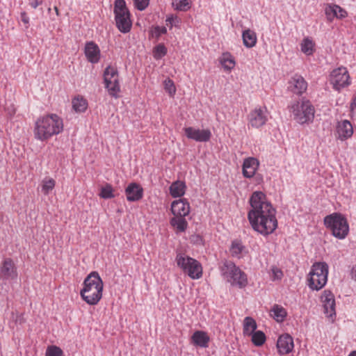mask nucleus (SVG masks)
Here are the masks:
<instances>
[{
  "label": "nucleus",
  "mask_w": 356,
  "mask_h": 356,
  "mask_svg": "<svg viewBox=\"0 0 356 356\" xmlns=\"http://www.w3.org/2000/svg\"><path fill=\"white\" fill-rule=\"evenodd\" d=\"M251 209L248 213L252 229L263 236L272 234L277 227L276 210L261 191H254L249 200Z\"/></svg>",
  "instance_id": "1"
},
{
  "label": "nucleus",
  "mask_w": 356,
  "mask_h": 356,
  "mask_svg": "<svg viewBox=\"0 0 356 356\" xmlns=\"http://www.w3.org/2000/svg\"><path fill=\"white\" fill-rule=\"evenodd\" d=\"M63 129V120L56 114H49L36 120L34 136L36 139L44 141L60 134Z\"/></svg>",
  "instance_id": "2"
},
{
  "label": "nucleus",
  "mask_w": 356,
  "mask_h": 356,
  "mask_svg": "<svg viewBox=\"0 0 356 356\" xmlns=\"http://www.w3.org/2000/svg\"><path fill=\"white\" fill-rule=\"evenodd\" d=\"M103 282L97 272L90 273L83 281L80 291L82 299L90 305H95L102 297Z\"/></svg>",
  "instance_id": "3"
},
{
  "label": "nucleus",
  "mask_w": 356,
  "mask_h": 356,
  "mask_svg": "<svg viewBox=\"0 0 356 356\" xmlns=\"http://www.w3.org/2000/svg\"><path fill=\"white\" fill-rule=\"evenodd\" d=\"M324 224L331 230L332 235L339 239L345 238L348 234V223L346 218L340 213H333L325 216Z\"/></svg>",
  "instance_id": "4"
},
{
  "label": "nucleus",
  "mask_w": 356,
  "mask_h": 356,
  "mask_svg": "<svg viewBox=\"0 0 356 356\" xmlns=\"http://www.w3.org/2000/svg\"><path fill=\"white\" fill-rule=\"evenodd\" d=\"M294 120L299 124L312 122L314 118V107L311 102L305 99H302L301 102L297 101L290 106Z\"/></svg>",
  "instance_id": "5"
},
{
  "label": "nucleus",
  "mask_w": 356,
  "mask_h": 356,
  "mask_svg": "<svg viewBox=\"0 0 356 356\" xmlns=\"http://www.w3.org/2000/svg\"><path fill=\"white\" fill-rule=\"evenodd\" d=\"M221 272L223 277L232 285L241 289L248 284L247 275L232 261H225L221 267Z\"/></svg>",
  "instance_id": "6"
},
{
  "label": "nucleus",
  "mask_w": 356,
  "mask_h": 356,
  "mask_svg": "<svg viewBox=\"0 0 356 356\" xmlns=\"http://www.w3.org/2000/svg\"><path fill=\"white\" fill-rule=\"evenodd\" d=\"M328 265L325 262H316L309 272V286L312 290L318 291L327 283Z\"/></svg>",
  "instance_id": "7"
},
{
  "label": "nucleus",
  "mask_w": 356,
  "mask_h": 356,
  "mask_svg": "<svg viewBox=\"0 0 356 356\" xmlns=\"http://www.w3.org/2000/svg\"><path fill=\"white\" fill-rule=\"evenodd\" d=\"M115 20L118 30L123 33H129L132 23L130 13L127 8L124 0H115L114 3Z\"/></svg>",
  "instance_id": "8"
},
{
  "label": "nucleus",
  "mask_w": 356,
  "mask_h": 356,
  "mask_svg": "<svg viewBox=\"0 0 356 356\" xmlns=\"http://www.w3.org/2000/svg\"><path fill=\"white\" fill-rule=\"evenodd\" d=\"M176 262L179 267L192 279H199L202 275V268L200 262L188 256L178 253Z\"/></svg>",
  "instance_id": "9"
},
{
  "label": "nucleus",
  "mask_w": 356,
  "mask_h": 356,
  "mask_svg": "<svg viewBox=\"0 0 356 356\" xmlns=\"http://www.w3.org/2000/svg\"><path fill=\"white\" fill-rule=\"evenodd\" d=\"M104 81L108 94L115 98L118 97V93L120 90V86L117 69L110 65L108 66L104 72Z\"/></svg>",
  "instance_id": "10"
},
{
  "label": "nucleus",
  "mask_w": 356,
  "mask_h": 356,
  "mask_svg": "<svg viewBox=\"0 0 356 356\" xmlns=\"http://www.w3.org/2000/svg\"><path fill=\"white\" fill-rule=\"evenodd\" d=\"M330 76V83L337 90H340L350 83L349 73L346 67H341L333 70Z\"/></svg>",
  "instance_id": "11"
},
{
  "label": "nucleus",
  "mask_w": 356,
  "mask_h": 356,
  "mask_svg": "<svg viewBox=\"0 0 356 356\" xmlns=\"http://www.w3.org/2000/svg\"><path fill=\"white\" fill-rule=\"evenodd\" d=\"M17 268L11 258L4 259L0 266V279L2 280H16L17 278Z\"/></svg>",
  "instance_id": "12"
},
{
  "label": "nucleus",
  "mask_w": 356,
  "mask_h": 356,
  "mask_svg": "<svg viewBox=\"0 0 356 356\" xmlns=\"http://www.w3.org/2000/svg\"><path fill=\"white\" fill-rule=\"evenodd\" d=\"M268 120L266 108H255L248 115L249 124L254 128L264 125Z\"/></svg>",
  "instance_id": "13"
},
{
  "label": "nucleus",
  "mask_w": 356,
  "mask_h": 356,
  "mask_svg": "<svg viewBox=\"0 0 356 356\" xmlns=\"http://www.w3.org/2000/svg\"><path fill=\"white\" fill-rule=\"evenodd\" d=\"M184 134L188 139L197 142H207L211 137V132L209 129H199L193 127H185Z\"/></svg>",
  "instance_id": "14"
},
{
  "label": "nucleus",
  "mask_w": 356,
  "mask_h": 356,
  "mask_svg": "<svg viewBox=\"0 0 356 356\" xmlns=\"http://www.w3.org/2000/svg\"><path fill=\"white\" fill-rule=\"evenodd\" d=\"M307 88V83L305 79L299 75H293L288 82V90L296 95H301Z\"/></svg>",
  "instance_id": "15"
},
{
  "label": "nucleus",
  "mask_w": 356,
  "mask_h": 356,
  "mask_svg": "<svg viewBox=\"0 0 356 356\" xmlns=\"http://www.w3.org/2000/svg\"><path fill=\"white\" fill-rule=\"evenodd\" d=\"M321 299L325 315L329 318L335 316V298L332 291L330 290H325L321 296Z\"/></svg>",
  "instance_id": "16"
},
{
  "label": "nucleus",
  "mask_w": 356,
  "mask_h": 356,
  "mask_svg": "<svg viewBox=\"0 0 356 356\" xmlns=\"http://www.w3.org/2000/svg\"><path fill=\"white\" fill-rule=\"evenodd\" d=\"M294 347L293 339L289 334L281 335L277 341V348L280 355L290 353Z\"/></svg>",
  "instance_id": "17"
},
{
  "label": "nucleus",
  "mask_w": 356,
  "mask_h": 356,
  "mask_svg": "<svg viewBox=\"0 0 356 356\" xmlns=\"http://www.w3.org/2000/svg\"><path fill=\"white\" fill-rule=\"evenodd\" d=\"M171 211L175 216L185 217L190 213V206L186 199L173 201L171 204Z\"/></svg>",
  "instance_id": "18"
},
{
  "label": "nucleus",
  "mask_w": 356,
  "mask_h": 356,
  "mask_svg": "<svg viewBox=\"0 0 356 356\" xmlns=\"http://www.w3.org/2000/svg\"><path fill=\"white\" fill-rule=\"evenodd\" d=\"M337 132L339 135L338 138L341 140H346L352 137L353 134V128L350 122L348 120H343L338 122L337 124Z\"/></svg>",
  "instance_id": "19"
},
{
  "label": "nucleus",
  "mask_w": 356,
  "mask_h": 356,
  "mask_svg": "<svg viewBox=\"0 0 356 356\" xmlns=\"http://www.w3.org/2000/svg\"><path fill=\"white\" fill-rule=\"evenodd\" d=\"M125 193L129 202H136L143 197V189L138 184L131 183L126 188Z\"/></svg>",
  "instance_id": "20"
},
{
  "label": "nucleus",
  "mask_w": 356,
  "mask_h": 356,
  "mask_svg": "<svg viewBox=\"0 0 356 356\" xmlns=\"http://www.w3.org/2000/svg\"><path fill=\"white\" fill-rule=\"evenodd\" d=\"M259 161L254 157H248L243 161V175L246 178L252 177L259 167Z\"/></svg>",
  "instance_id": "21"
},
{
  "label": "nucleus",
  "mask_w": 356,
  "mask_h": 356,
  "mask_svg": "<svg viewBox=\"0 0 356 356\" xmlns=\"http://www.w3.org/2000/svg\"><path fill=\"white\" fill-rule=\"evenodd\" d=\"M85 54L88 61L97 63L100 58V50L97 44L94 42H87L85 47Z\"/></svg>",
  "instance_id": "22"
},
{
  "label": "nucleus",
  "mask_w": 356,
  "mask_h": 356,
  "mask_svg": "<svg viewBox=\"0 0 356 356\" xmlns=\"http://www.w3.org/2000/svg\"><path fill=\"white\" fill-rule=\"evenodd\" d=\"M191 341L194 346L201 348H207L209 346L210 338L207 332L197 330L193 334Z\"/></svg>",
  "instance_id": "23"
},
{
  "label": "nucleus",
  "mask_w": 356,
  "mask_h": 356,
  "mask_svg": "<svg viewBox=\"0 0 356 356\" xmlns=\"http://www.w3.org/2000/svg\"><path fill=\"white\" fill-rule=\"evenodd\" d=\"M325 14L328 19L334 17L342 19L346 17V11L337 5H329L325 8Z\"/></svg>",
  "instance_id": "24"
},
{
  "label": "nucleus",
  "mask_w": 356,
  "mask_h": 356,
  "mask_svg": "<svg viewBox=\"0 0 356 356\" xmlns=\"http://www.w3.org/2000/svg\"><path fill=\"white\" fill-rule=\"evenodd\" d=\"M242 38L243 44L247 48H252L255 46L257 40L255 32L250 29L243 31Z\"/></svg>",
  "instance_id": "25"
},
{
  "label": "nucleus",
  "mask_w": 356,
  "mask_h": 356,
  "mask_svg": "<svg viewBox=\"0 0 356 356\" xmlns=\"http://www.w3.org/2000/svg\"><path fill=\"white\" fill-rule=\"evenodd\" d=\"M170 223L172 227L176 229L177 232H184L188 227V222L185 217L174 216L171 218Z\"/></svg>",
  "instance_id": "26"
},
{
  "label": "nucleus",
  "mask_w": 356,
  "mask_h": 356,
  "mask_svg": "<svg viewBox=\"0 0 356 356\" xmlns=\"http://www.w3.org/2000/svg\"><path fill=\"white\" fill-rule=\"evenodd\" d=\"M300 49L305 54L312 55L315 51V43L310 38H305L300 43Z\"/></svg>",
  "instance_id": "27"
},
{
  "label": "nucleus",
  "mask_w": 356,
  "mask_h": 356,
  "mask_svg": "<svg viewBox=\"0 0 356 356\" xmlns=\"http://www.w3.org/2000/svg\"><path fill=\"white\" fill-rule=\"evenodd\" d=\"M270 312V315L277 322H282L287 315L286 309L278 305H275L271 309Z\"/></svg>",
  "instance_id": "28"
},
{
  "label": "nucleus",
  "mask_w": 356,
  "mask_h": 356,
  "mask_svg": "<svg viewBox=\"0 0 356 356\" xmlns=\"http://www.w3.org/2000/svg\"><path fill=\"white\" fill-rule=\"evenodd\" d=\"M185 184L182 181H175L170 186V193L173 197H181L185 191Z\"/></svg>",
  "instance_id": "29"
},
{
  "label": "nucleus",
  "mask_w": 356,
  "mask_h": 356,
  "mask_svg": "<svg viewBox=\"0 0 356 356\" xmlns=\"http://www.w3.org/2000/svg\"><path fill=\"white\" fill-rule=\"evenodd\" d=\"M220 64L225 70L230 71L235 66L234 57L228 52L222 54L220 59Z\"/></svg>",
  "instance_id": "30"
},
{
  "label": "nucleus",
  "mask_w": 356,
  "mask_h": 356,
  "mask_svg": "<svg viewBox=\"0 0 356 356\" xmlns=\"http://www.w3.org/2000/svg\"><path fill=\"white\" fill-rule=\"evenodd\" d=\"M245 250V247L243 245L242 242L236 240L232 241L229 250L232 257L239 259L242 257Z\"/></svg>",
  "instance_id": "31"
},
{
  "label": "nucleus",
  "mask_w": 356,
  "mask_h": 356,
  "mask_svg": "<svg viewBox=\"0 0 356 356\" xmlns=\"http://www.w3.org/2000/svg\"><path fill=\"white\" fill-rule=\"evenodd\" d=\"M257 327L256 321L250 316H247L243 321V334L245 335L250 336L254 332H255Z\"/></svg>",
  "instance_id": "32"
},
{
  "label": "nucleus",
  "mask_w": 356,
  "mask_h": 356,
  "mask_svg": "<svg viewBox=\"0 0 356 356\" xmlns=\"http://www.w3.org/2000/svg\"><path fill=\"white\" fill-rule=\"evenodd\" d=\"M72 108L77 113L84 112L88 107V102L83 97H76L72 99Z\"/></svg>",
  "instance_id": "33"
},
{
  "label": "nucleus",
  "mask_w": 356,
  "mask_h": 356,
  "mask_svg": "<svg viewBox=\"0 0 356 356\" xmlns=\"http://www.w3.org/2000/svg\"><path fill=\"white\" fill-rule=\"evenodd\" d=\"M250 335L252 336V342L256 346H261L266 341V335L261 330L255 331Z\"/></svg>",
  "instance_id": "34"
},
{
  "label": "nucleus",
  "mask_w": 356,
  "mask_h": 356,
  "mask_svg": "<svg viewBox=\"0 0 356 356\" xmlns=\"http://www.w3.org/2000/svg\"><path fill=\"white\" fill-rule=\"evenodd\" d=\"M55 180L52 178H45L43 181H42V192L44 194V195H48L49 193L53 190V188H54L55 186Z\"/></svg>",
  "instance_id": "35"
},
{
  "label": "nucleus",
  "mask_w": 356,
  "mask_h": 356,
  "mask_svg": "<svg viewBox=\"0 0 356 356\" xmlns=\"http://www.w3.org/2000/svg\"><path fill=\"white\" fill-rule=\"evenodd\" d=\"M99 196L104 199H111L114 197L113 190L111 185L106 184L101 188Z\"/></svg>",
  "instance_id": "36"
},
{
  "label": "nucleus",
  "mask_w": 356,
  "mask_h": 356,
  "mask_svg": "<svg viewBox=\"0 0 356 356\" xmlns=\"http://www.w3.org/2000/svg\"><path fill=\"white\" fill-rule=\"evenodd\" d=\"M167 54V48L163 44H159L154 48L153 55L156 60L161 59Z\"/></svg>",
  "instance_id": "37"
},
{
  "label": "nucleus",
  "mask_w": 356,
  "mask_h": 356,
  "mask_svg": "<svg viewBox=\"0 0 356 356\" xmlns=\"http://www.w3.org/2000/svg\"><path fill=\"white\" fill-rule=\"evenodd\" d=\"M45 356H63V352L56 346H50L46 350Z\"/></svg>",
  "instance_id": "38"
},
{
  "label": "nucleus",
  "mask_w": 356,
  "mask_h": 356,
  "mask_svg": "<svg viewBox=\"0 0 356 356\" xmlns=\"http://www.w3.org/2000/svg\"><path fill=\"white\" fill-rule=\"evenodd\" d=\"M173 4L179 10L185 11L189 8V0H175Z\"/></svg>",
  "instance_id": "39"
},
{
  "label": "nucleus",
  "mask_w": 356,
  "mask_h": 356,
  "mask_svg": "<svg viewBox=\"0 0 356 356\" xmlns=\"http://www.w3.org/2000/svg\"><path fill=\"white\" fill-rule=\"evenodd\" d=\"M164 87L165 90L170 95H174L175 93L176 89L174 84V82L168 79L165 80L164 81Z\"/></svg>",
  "instance_id": "40"
},
{
  "label": "nucleus",
  "mask_w": 356,
  "mask_h": 356,
  "mask_svg": "<svg viewBox=\"0 0 356 356\" xmlns=\"http://www.w3.org/2000/svg\"><path fill=\"white\" fill-rule=\"evenodd\" d=\"M272 272V280H280L283 276L282 271L276 266H272L271 268Z\"/></svg>",
  "instance_id": "41"
},
{
  "label": "nucleus",
  "mask_w": 356,
  "mask_h": 356,
  "mask_svg": "<svg viewBox=\"0 0 356 356\" xmlns=\"http://www.w3.org/2000/svg\"><path fill=\"white\" fill-rule=\"evenodd\" d=\"M136 8L139 10H144L149 5V0H134Z\"/></svg>",
  "instance_id": "42"
},
{
  "label": "nucleus",
  "mask_w": 356,
  "mask_h": 356,
  "mask_svg": "<svg viewBox=\"0 0 356 356\" xmlns=\"http://www.w3.org/2000/svg\"><path fill=\"white\" fill-rule=\"evenodd\" d=\"M167 33V29L165 26H156L154 28V34L156 38H159L161 35L165 34Z\"/></svg>",
  "instance_id": "43"
},
{
  "label": "nucleus",
  "mask_w": 356,
  "mask_h": 356,
  "mask_svg": "<svg viewBox=\"0 0 356 356\" xmlns=\"http://www.w3.org/2000/svg\"><path fill=\"white\" fill-rule=\"evenodd\" d=\"M20 17H21L22 22L26 25V27L28 28L29 24V17H28L26 13V12L21 13Z\"/></svg>",
  "instance_id": "44"
},
{
  "label": "nucleus",
  "mask_w": 356,
  "mask_h": 356,
  "mask_svg": "<svg viewBox=\"0 0 356 356\" xmlns=\"http://www.w3.org/2000/svg\"><path fill=\"white\" fill-rule=\"evenodd\" d=\"M43 2V0H29V5L31 8L35 9L41 5Z\"/></svg>",
  "instance_id": "45"
},
{
  "label": "nucleus",
  "mask_w": 356,
  "mask_h": 356,
  "mask_svg": "<svg viewBox=\"0 0 356 356\" xmlns=\"http://www.w3.org/2000/svg\"><path fill=\"white\" fill-rule=\"evenodd\" d=\"M172 26H176V23L178 22V19L177 17L171 16L170 17H168L166 19Z\"/></svg>",
  "instance_id": "46"
},
{
  "label": "nucleus",
  "mask_w": 356,
  "mask_h": 356,
  "mask_svg": "<svg viewBox=\"0 0 356 356\" xmlns=\"http://www.w3.org/2000/svg\"><path fill=\"white\" fill-rule=\"evenodd\" d=\"M352 273L353 275V277L356 280V266L353 268Z\"/></svg>",
  "instance_id": "47"
},
{
  "label": "nucleus",
  "mask_w": 356,
  "mask_h": 356,
  "mask_svg": "<svg viewBox=\"0 0 356 356\" xmlns=\"http://www.w3.org/2000/svg\"><path fill=\"white\" fill-rule=\"evenodd\" d=\"M348 356H356V350H353L350 352V353L348 355Z\"/></svg>",
  "instance_id": "48"
},
{
  "label": "nucleus",
  "mask_w": 356,
  "mask_h": 356,
  "mask_svg": "<svg viewBox=\"0 0 356 356\" xmlns=\"http://www.w3.org/2000/svg\"><path fill=\"white\" fill-rule=\"evenodd\" d=\"M54 9H55V12L56 13V14L58 15V8L55 7Z\"/></svg>",
  "instance_id": "49"
}]
</instances>
